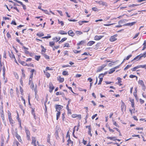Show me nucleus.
Returning <instances> with one entry per match:
<instances>
[{
    "instance_id": "1",
    "label": "nucleus",
    "mask_w": 146,
    "mask_h": 146,
    "mask_svg": "<svg viewBox=\"0 0 146 146\" xmlns=\"http://www.w3.org/2000/svg\"><path fill=\"white\" fill-rule=\"evenodd\" d=\"M63 107L62 106L59 105H56L55 109L56 110V111L57 112L56 113V119L58 120V119L60 117V115L61 114L60 110L63 108Z\"/></svg>"
},
{
    "instance_id": "2",
    "label": "nucleus",
    "mask_w": 146,
    "mask_h": 146,
    "mask_svg": "<svg viewBox=\"0 0 146 146\" xmlns=\"http://www.w3.org/2000/svg\"><path fill=\"white\" fill-rule=\"evenodd\" d=\"M25 132L26 135L27 139L29 141L31 140L30 133L29 131L27 128H25Z\"/></svg>"
},
{
    "instance_id": "3",
    "label": "nucleus",
    "mask_w": 146,
    "mask_h": 146,
    "mask_svg": "<svg viewBox=\"0 0 146 146\" xmlns=\"http://www.w3.org/2000/svg\"><path fill=\"white\" fill-rule=\"evenodd\" d=\"M102 47V44L100 42L98 43L94 46V48L95 50H97L98 49H101Z\"/></svg>"
},
{
    "instance_id": "4",
    "label": "nucleus",
    "mask_w": 146,
    "mask_h": 146,
    "mask_svg": "<svg viewBox=\"0 0 146 146\" xmlns=\"http://www.w3.org/2000/svg\"><path fill=\"white\" fill-rule=\"evenodd\" d=\"M117 36V34H116L111 36L110 38V41L111 42L115 41L117 40L116 37Z\"/></svg>"
},
{
    "instance_id": "5",
    "label": "nucleus",
    "mask_w": 146,
    "mask_h": 146,
    "mask_svg": "<svg viewBox=\"0 0 146 146\" xmlns=\"http://www.w3.org/2000/svg\"><path fill=\"white\" fill-rule=\"evenodd\" d=\"M71 116L73 118L77 117V119L79 120L81 119H82V116L80 114L77 115L76 114H73Z\"/></svg>"
},
{
    "instance_id": "6",
    "label": "nucleus",
    "mask_w": 146,
    "mask_h": 146,
    "mask_svg": "<svg viewBox=\"0 0 146 146\" xmlns=\"http://www.w3.org/2000/svg\"><path fill=\"white\" fill-rule=\"evenodd\" d=\"M49 91L50 93L52 92L53 90L54 89V87L53 85L52 84L51 82H50L49 84Z\"/></svg>"
},
{
    "instance_id": "7",
    "label": "nucleus",
    "mask_w": 146,
    "mask_h": 146,
    "mask_svg": "<svg viewBox=\"0 0 146 146\" xmlns=\"http://www.w3.org/2000/svg\"><path fill=\"white\" fill-rule=\"evenodd\" d=\"M0 110H1V111L0 112L1 117L2 118V120H4L5 119V117L3 106H1L0 108Z\"/></svg>"
},
{
    "instance_id": "8",
    "label": "nucleus",
    "mask_w": 146,
    "mask_h": 146,
    "mask_svg": "<svg viewBox=\"0 0 146 146\" xmlns=\"http://www.w3.org/2000/svg\"><path fill=\"white\" fill-rule=\"evenodd\" d=\"M129 101H130L131 103V106L132 108L134 109V110H135L134 100L131 98H129Z\"/></svg>"
},
{
    "instance_id": "9",
    "label": "nucleus",
    "mask_w": 146,
    "mask_h": 146,
    "mask_svg": "<svg viewBox=\"0 0 146 146\" xmlns=\"http://www.w3.org/2000/svg\"><path fill=\"white\" fill-rule=\"evenodd\" d=\"M86 128H88V135H90L91 137L92 136V134L91 133V127L90 125L89 126H86Z\"/></svg>"
},
{
    "instance_id": "10",
    "label": "nucleus",
    "mask_w": 146,
    "mask_h": 146,
    "mask_svg": "<svg viewBox=\"0 0 146 146\" xmlns=\"http://www.w3.org/2000/svg\"><path fill=\"white\" fill-rule=\"evenodd\" d=\"M9 56L11 59H14L15 62L16 63H17V62L15 59V56L12 52H11V53H9Z\"/></svg>"
},
{
    "instance_id": "11",
    "label": "nucleus",
    "mask_w": 146,
    "mask_h": 146,
    "mask_svg": "<svg viewBox=\"0 0 146 146\" xmlns=\"http://www.w3.org/2000/svg\"><path fill=\"white\" fill-rule=\"evenodd\" d=\"M8 7L10 9H11L13 8V5H15V3L11 1H9L8 3Z\"/></svg>"
},
{
    "instance_id": "12",
    "label": "nucleus",
    "mask_w": 146,
    "mask_h": 146,
    "mask_svg": "<svg viewBox=\"0 0 146 146\" xmlns=\"http://www.w3.org/2000/svg\"><path fill=\"white\" fill-rule=\"evenodd\" d=\"M32 139V141L31 144L33 145L34 146H37L36 144V138L34 137H31Z\"/></svg>"
},
{
    "instance_id": "13",
    "label": "nucleus",
    "mask_w": 146,
    "mask_h": 146,
    "mask_svg": "<svg viewBox=\"0 0 146 146\" xmlns=\"http://www.w3.org/2000/svg\"><path fill=\"white\" fill-rule=\"evenodd\" d=\"M106 65L103 64L101 66L99 67L97 70V72H100L103 70L104 68L106 66Z\"/></svg>"
},
{
    "instance_id": "14",
    "label": "nucleus",
    "mask_w": 146,
    "mask_h": 146,
    "mask_svg": "<svg viewBox=\"0 0 146 146\" xmlns=\"http://www.w3.org/2000/svg\"><path fill=\"white\" fill-rule=\"evenodd\" d=\"M57 80L59 83H62L64 81V78L61 77V76H59L57 78Z\"/></svg>"
},
{
    "instance_id": "15",
    "label": "nucleus",
    "mask_w": 146,
    "mask_h": 146,
    "mask_svg": "<svg viewBox=\"0 0 146 146\" xmlns=\"http://www.w3.org/2000/svg\"><path fill=\"white\" fill-rule=\"evenodd\" d=\"M121 109L122 111H123L124 110H125L126 106L125 105L124 102L122 101H121Z\"/></svg>"
},
{
    "instance_id": "16",
    "label": "nucleus",
    "mask_w": 146,
    "mask_h": 146,
    "mask_svg": "<svg viewBox=\"0 0 146 146\" xmlns=\"http://www.w3.org/2000/svg\"><path fill=\"white\" fill-rule=\"evenodd\" d=\"M117 79L118 80V82L117 83H116V84L119 85V86H122V84L121 83L122 82L121 78L120 77H117Z\"/></svg>"
},
{
    "instance_id": "17",
    "label": "nucleus",
    "mask_w": 146,
    "mask_h": 146,
    "mask_svg": "<svg viewBox=\"0 0 146 146\" xmlns=\"http://www.w3.org/2000/svg\"><path fill=\"white\" fill-rule=\"evenodd\" d=\"M67 144L68 145H69V144L71 145V146H73L74 145V142L72 141L70 138H68L67 141Z\"/></svg>"
},
{
    "instance_id": "18",
    "label": "nucleus",
    "mask_w": 146,
    "mask_h": 146,
    "mask_svg": "<svg viewBox=\"0 0 146 146\" xmlns=\"http://www.w3.org/2000/svg\"><path fill=\"white\" fill-rule=\"evenodd\" d=\"M138 84L144 88H145V86L144 84V83L143 80H139L138 82Z\"/></svg>"
},
{
    "instance_id": "19",
    "label": "nucleus",
    "mask_w": 146,
    "mask_h": 146,
    "mask_svg": "<svg viewBox=\"0 0 146 146\" xmlns=\"http://www.w3.org/2000/svg\"><path fill=\"white\" fill-rule=\"evenodd\" d=\"M104 36H98L96 35L94 37V39L96 40H98L101 39Z\"/></svg>"
},
{
    "instance_id": "20",
    "label": "nucleus",
    "mask_w": 146,
    "mask_h": 146,
    "mask_svg": "<svg viewBox=\"0 0 146 146\" xmlns=\"http://www.w3.org/2000/svg\"><path fill=\"white\" fill-rule=\"evenodd\" d=\"M22 48H23L24 50V51H25V53L26 54H30V52L28 51V50L29 49L28 48H26L25 46H23L22 47Z\"/></svg>"
},
{
    "instance_id": "21",
    "label": "nucleus",
    "mask_w": 146,
    "mask_h": 146,
    "mask_svg": "<svg viewBox=\"0 0 146 146\" xmlns=\"http://www.w3.org/2000/svg\"><path fill=\"white\" fill-rule=\"evenodd\" d=\"M21 70L22 76L21 77L22 78H23V79H24L26 77V75L25 73V71L23 69H21Z\"/></svg>"
},
{
    "instance_id": "22",
    "label": "nucleus",
    "mask_w": 146,
    "mask_h": 146,
    "mask_svg": "<svg viewBox=\"0 0 146 146\" xmlns=\"http://www.w3.org/2000/svg\"><path fill=\"white\" fill-rule=\"evenodd\" d=\"M68 34L69 35L72 37L74 36L75 35V33L72 30H70L68 32Z\"/></svg>"
},
{
    "instance_id": "23",
    "label": "nucleus",
    "mask_w": 146,
    "mask_h": 146,
    "mask_svg": "<svg viewBox=\"0 0 146 146\" xmlns=\"http://www.w3.org/2000/svg\"><path fill=\"white\" fill-rule=\"evenodd\" d=\"M15 136L19 142H20L21 143H23L22 140L20 135H19L17 133L16 135Z\"/></svg>"
},
{
    "instance_id": "24",
    "label": "nucleus",
    "mask_w": 146,
    "mask_h": 146,
    "mask_svg": "<svg viewBox=\"0 0 146 146\" xmlns=\"http://www.w3.org/2000/svg\"><path fill=\"white\" fill-rule=\"evenodd\" d=\"M86 41L85 40H82L80 42H79L77 43V45L78 46H80L82 45H84Z\"/></svg>"
},
{
    "instance_id": "25",
    "label": "nucleus",
    "mask_w": 146,
    "mask_h": 146,
    "mask_svg": "<svg viewBox=\"0 0 146 146\" xmlns=\"http://www.w3.org/2000/svg\"><path fill=\"white\" fill-rule=\"evenodd\" d=\"M98 3L100 5H102L103 6H107V3L106 2H104L102 1H99Z\"/></svg>"
},
{
    "instance_id": "26",
    "label": "nucleus",
    "mask_w": 146,
    "mask_h": 146,
    "mask_svg": "<svg viewBox=\"0 0 146 146\" xmlns=\"http://www.w3.org/2000/svg\"><path fill=\"white\" fill-rule=\"evenodd\" d=\"M140 68L139 65H138L137 66H136L135 67L131 69V70L132 71H138V70H137V69L139 68Z\"/></svg>"
},
{
    "instance_id": "27",
    "label": "nucleus",
    "mask_w": 146,
    "mask_h": 146,
    "mask_svg": "<svg viewBox=\"0 0 146 146\" xmlns=\"http://www.w3.org/2000/svg\"><path fill=\"white\" fill-rule=\"evenodd\" d=\"M43 72L47 78H49L50 76V74L49 73L46 71H43Z\"/></svg>"
},
{
    "instance_id": "28",
    "label": "nucleus",
    "mask_w": 146,
    "mask_h": 146,
    "mask_svg": "<svg viewBox=\"0 0 146 146\" xmlns=\"http://www.w3.org/2000/svg\"><path fill=\"white\" fill-rule=\"evenodd\" d=\"M136 23V22H133L132 23H127L126 24H124L123 26H133Z\"/></svg>"
},
{
    "instance_id": "29",
    "label": "nucleus",
    "mask_w": 146,
    "mask_h": 146,
    "mask_svg": "<svg viewBox=\"0 0 146 146\" xmlns=\"http://www.w3.org/2000/svg\"><path fill=\"white\" fill-rule=\"evenodd\" d=\"M103 74H101L99 75V77L100 78V80L99 81L98 83V85H100L101 84L103 80V78H101L100 76L101 75H103Z\"/></svg>"
},
{
    "instance_id": "30",
    "label": "nucleus",
    "mask_w": 146,
    "mask_h": 146,
    "mask_svg": "<svg viewBox=\"0 0 146 146\" xmlns=\"http://www.w3.org/2000/svg\"><path fill=\"white\" fill-rule=\"evenodd\" d=\"M95 43V42L93 41H90L88 42L87 44L88 46H91Z\"/></svg>"
},
{
    "instance_id": "31",
    "label": "nucleus",
    "mask_w": 146,
    "mask_h": 146,
    "mask_svg": "<svg viewBox=\"0 0 146 146\" xmlns=\"http://www.w3.org/2000/svg\"><path fill=\"white\" fill-rule=\"evenodd\" d=\"M58 34H60L62 35H66L67 34V33L66 32H65V31L63 30H60L58 32Z\"/></svg>"
},
{
    "instance_id": "32",
    "label": "nucleus",
    "mask_w": 146,
    "mask_h": 146,
    "mask_svg": "<svg viewBox=\"0 0 146 146\" xmlns=\"http://www.w3.org/2000/svg\"><path fill=\"white\" fill-rule=\"evenodd\" d=\"M107 138L108 139L113 141H115L116 140V137L114 136L112 137H107Z\"/></svg>"
},
{
    "instance_id": "33",
    "label": "nucleus",
    "mask_w": 146,
    "mask_h": 146,
    "mask_svg": "<svg viewBox=\"0 0 146 146\" xmlns=\"http://www.w3.org/2000/svg\"><path fill=\"white\" fill-rule=\"evenodd\" d=\"M115 70L114 68H113L111 69H110L109 71H108V73L109 74H110L112 73L113 72H115Z\"/></svg>"
},
{
    "instance_id": "34",
    "label": "nucleus",
    "mask_w": 146,
    "mask_h": 146,
    "mask_svg": "<svg viewBox=\"0 0 146 146\" xmlns=\"http://www.w3.org/2000/svg\"><path fill=\"white\" fill-rule=\"evenodd\" d=\"M140 58L141 59L142 57L145 58L146 57V52H144L143 54H139Z\"/></svg>"
},
{
    "instance_id": "35",
    "label": "nucleus",
    "mask_w": 146,
    "mask_h": 146,
    "mask_svg": "<svg viewBox=\"0 0 146 146\" xmlns=\"http://www.w3.org/2000/svg\"><path fill=\"white\" fill-rule=\"evenodd\" d=\"M88 21H80L78 22L79 24L80 25H82L83 23H88Z\"/></svg>"
},
{
    "instance_id": "36",
    "label": "nucleus",
    "mask_w": 146,
    "mask_h": 146,
    "mask_svg": "<svg viewBox=\"0 0 146 146\" xmlns=\"http://www.w3.org/2000/svg\"><path fill=\"white\" fill-rule=\"evenodd\" d=\"M36 35L38 36L39 37H41L43 36L44 35V34L43 33L41 32H40L37 33Z\"/></svg>"
},
{
    "instance_id": "37",
    "label": "nucleus",
    "mask_w": 146,
    "mask_h": 146,
    "mask_svg": "<svg viewBox=\"0 0 146 146\" xmlns=\"http://www.w3.org/2000/svg\"><path fill=\"white\" fill-rule=\"evenodd\" d=\"M33 76L32 75H30L29 78V84H30V83L33 82Z\"/></svg>"
},
{
    "instance_id": "38",
    "label": "nucleus",
    "mask_w": 146,
    "mask_h": 146,
    "mask_svg": "<svg viewBox=\"0 0 146 146\" xmlns=\"http://www.w3.org/2000/svg\"><path fill=\"white\" fill-rule=\"evenodd\" d=\"M140 56L139 55L137 56H136L134 59L132 60V61H133L135 60H136L137 61H138L141 59V58H140Z\"/></svg>"
},
{
    "instance_id": "39",
    "label": "nucleus",
    "mask_w": 146,
    "mask_h": 146,
    "mask_svg": "<svg viewBox=\"0 0 146 146\" xmlns=\"http://www.w3.org/2000/svg\"><path fill=\"white\" fill-rule=\"evenodd\" d=\"M17 119V120H18V122H19V125L20 129L21 130H22V126H21V119Z\"/></svg>"
},
{
    "instance_id": "40",
    "label": "nucleus",
    "mask_w": 146,
    "mask_h": 146,
    "mask_svg": "<svg viewBox=\"0 0 146 146\" xmlns=\"http://www.w3.org/2000/svg\"><path fill=\"white\" fill-rule=\"evenodd\" d=\"M10 93L11 97H13L14 96V92L13 89L11 88L10 89Z\"/></svg>"
},
{
    "instance_id": "41",
    "label": "nucleus",
    "mask_w": 146,
    "mask_h": 146,
    "mask_svg": "<svg viewBox=\"0 0 146 146\" xmlns=\"http://www.w3.org/2000/svg\"><path fill=\"white\" fill-rule=\"evenodd\" d=\"M55 45V42L53 41H50L49 42V45L52 47H53V46Z\"/></svg>"
},
{
    "instance_id": "42",
    "label": "nucleus",
    "mask_w": 146,
    "mask_h": 146,
    "mask_svg": "<svg viewBox=\"0 0 146 146\" xmlns=\"http://www.w3.org/2000/svg\"><path fill=\"white\" fill-rule=\"evenodd\" d=\"M50 134H48L47 137V142L49 143H50Z\"/></svg>"
},
{
    "instance_id": "43",
    "label": "nucleus",
    "mask_w": 146,
    "mask_h": 146,
    "mask_svg": "<svg viewBox=\"0 0 146 146\" xmlns=\"http://www.w3.org/2000/svg\"><path fill=\"white\" fill-rule=\"evenodd\" d=\"M143 49H142V50H143L145 49L146 48V40H145L144 41V43L143 44Z\"/></svg>"
},
{
    "instance_id": "44",
    "label": "nucleus",
    "mask_w": 146,
    "mask_h": 146,
    "mask_svg": "<svg viewBox=\"0 0 146 146\" xmlns=\"http://www.w3.org/2000/svg\"><path fill=\"white\" fill-rule=\"evenodd\" d=\"M56 96H58V95H64V93L62 92H57L56 93Z\"/></svg>"
},
{
    "instance_id": "45",
    "label": "nucleus",
    "mask_w": 146,
    "mask_h": 146,
    "mask_svg": "<svg viewBox=\"0 0 146 146\" xmlns=\"http://www.w3.org/2000/svg\"><path fill=\"white\" fill-rule=\"evenodd\" d=\"M62 74L64 76H66L68 75V72L67 71L64 70L62 72Z\"/></svg>"
},
{
    "instance_id": "46",
    "label": "nucleus",
    "mask_w": 146,
    "mask_h": 146,
    "mask_svg": "<svg viewBox=\"0 0 146 146\" xmlns=\"http://www.w3.org/2000/svg\"><path fill=\"white\" fill-rule=\"evenodd\" d=\"M29 85H30L31 88L33 90V89L34 88L35 86L34 84L33 83V82H32L30 83V84H29Z\"/></svg>"
},
{
    "instance_id": "47",
    "label": "nucleus",
    "mask_w": 146,
    "mask_h": 146,
    "mask_svg": "<svg viewBox=\"0 0 146 146\" xmlns=\"http://www.w3.org/2000/svg\"><path fill=\"white\" fill-rule=\"evenodd\" d=\"M13 144L14 145V146L16 145L17 146H19L20 145L19 143L17 140L14 142Z\"/></svg>"
},
{
    "instance_id": "48",
    "label": "nucleus",
    "mask_w": 146,
    "mask_h": 146,
    "mask_svg": "<svg viewBox=\"0 0 146 146\" xmlns=\"http://www.w3.org/2000/svg\"><path fill=\"white\" fill-rule=\"evenodd\" d=\"M58 24H60L61 26H62L64 25V23L62 21H60L59 19H58Z\"/></svg>"
},
{
    "instance_id": "49",
    "label": "nucleus",
    "mask_w": 146,
    "mask_h": 146,
    "mask_svg": "<svg viewBox=\"0 0 146 146\" xmlns=\"http://www.w3.org/2000/svg\"><path fill=\"white\" fill-rule=\"evenodd\" d=\"M67 38H66V37H64V38H62V39L59 42V44L60 43H61L64 41H65L66 40H67Z\"/></svg>"
},
{
    "instance_id": "50",
    "label": "nucleus",
    "mask_w": 146,
    "mask_h": 146,
    "mask_svg": "<svg viewBox=\"0 0 146 146\" xmlns=\"http://www.w3.org/2000/svg\"><path fill=\"white\" fill-rule=\"evenodd\" d=\"M35 92V94L36 95L37 94L38 92V91H37V85H36L35 86V88H34L33 89V90Z\"/></svg>"
},
{
    "instance_id": "51",
    "label": "nucleus",
    "mask_w": 146,
    "mask_h": 146,
    "mask_svg": "<svg viewBox=\"0 0 146 146\" xmlns=\"http://www.w3.org/2000/svg\"><path fill=\"white\" fill-rule=\"evenodd\" d=\"M75 33L76 35H81L83 34L82 32L79 31H76L75 32Z\"/></svg>"
},
{
    "instance_id": "52",
    "label": "nucleus",
    "mask_w": 146,
    "mask_h": 146,
    "mask_svg": "<svg viewBox=\"0 0 146 146\" xmlns=\"http://www.w3.org/2000/svg\"><path fill=\"white\" fill-rule=\"evenodd\" d=\"M40 58V56L36 55L35 56V59L37 61H38Z\"/></svg>"
},
{
    "instance_id": "53",
    "label": "nucleus",
    "mask_w": 146,
    "mask_h": 146,
    "mask_svg": "<svg viewBox=\"0 0 146 146\" xmlns=\"http://www.w3.org/2000/svg\"><path fill=\"white\" fill-rule=\"evenodd\" d=\"M20 91L21 94L22 95H24L23 90L21 86H20Z\"/></svg>"
},
{
    "instance_id": "54",
    "label": "nucleus",
    "mask_w": 146,
    "mask_h": 146,
    "mask_svg": "<svg viewBox=\"0 0 146 146\" xmlns=\"http://www.w3.org/2000/svg\"><path fill=\"white\" fill-rule=\"evenodd\" d=\"M48 70H52L53 69L51 68H50L49 67L47 66L46 67L45 70H44V71H46L47 72V71Z\"/></svg>"
},
{
    "instance_id": "55",
    "label": "nucleus",
    "mask_w": 146,
    "mask_h": 146,
    "mask_svg": "<svg viewBox=\"0 0 146 146\" xmlns=\"http://www.w3.org/2000/svg\"><path fill=\"white\" fill-rule=\"evenodd\" d=\"M131 66V65H127L126 67L124 68V70H126L129 68H130Z\"/></svg>"
},
{
    "instance_id": "56",
    "label": "nucleus",
    "mask_w": 146,
    "mask_h": 146,
    "mask_svg": "<svg viewBox=\"0 0 146 146\" xmlns=\"http://www.w3.org/2000/svg\"><path fill=\"white\" fill-rule=\"evenodd\" d=\"M20 63L24 66H27L28 65V64L24 61H21Z\"/></svg>"
},
{
    "instance_id": "57",
    "label": "nucleus",
    "mask_w": 146,
    "mask_h": 146,
    "mask_svg": "<svg viewBox=\"0 0 146 146\" xmlns=\"http://www.w3.org/2000/svg\"><path fill=\"white\" fill-rule=\"evenodd\" d=\"M70 47L69 44L68 43H65L64 44V46H63V47Z\"/></svg>"
},
{
    "instance_id": "58",
    "label": "nucleus",
    "mask_w": 146,
    "mask_h": 146,
    "mask_svg": "<svg viewBox=\"0 0 146 146\" xmlns=\"http://www.w3.org/2000/svg\"><path fill=\"white\" fill-rule=\"evenodd\" d=\"M139 66L140 68H144L146 71V64L142 65H139Z\"/></svg>"
},
{
    "instance_id": "59",
    "label": "nucleus",
    "mask_w": 146,
    "mask_h": 146,
    "mask_svg": "<svg viewBox=\"0 0 146 146\" xmlns=\"http://www.w3.org/2000/svg\"><path fill=\"white\" fill-rule=\"evenodd\" d=\"M23 78H22L21 77V78L20 79V82L22 86H23Z\"/></svg>"
},
{
    "instance_id": "60",
    "label": "nucleus",
    "mask_w": 146,
    "mask_h": 146,
    "mask_svg": "<svg viewBox=\"0 0 146 146\" xmlns=\"http://www.w3.org/2000/svg\"><path fill=\"white\" fill-rule=\"evenodd\" d=\"M55 135H56V137L57 139H58L59 138L58 133L57 131H56L55 132Z\"/></svg>"
},
{
    "instance_id": "61",
    "label": "nucleus",
    "mask_w": 146,
    "mask_h": 146,
    "mask_svg": "<svg viewBox=\"0 0 146 146\" xmlns=\"http://www.w3.org/2000/svg\"><path fill=\"white\" fill-rule=\"evenodd\" d=\"M60 37H59V38H58L57 37H55L54 38H53V40H56V42H58L59 40H60Z\"/></svg>"
},
{
    "instance_id": "62",
    "label": "nucleus",
    "mask_w": 146,
    "mask_h": 146,
    "mask_svg": "<svg viewBox=\"0 0 146 146\" xmlns=\"http://www.w3.org/2000/svg\"><path fill=\"white\" fill-rule=\"evenodd\" d=\"M92 9L93 11H98V9L96 7H93L92 8Z\"/></svg>"
},
{
    "instance_id": "63",
    "label": "nucleus",
    "mask_w": 146,
    "mask_h": 146,
    "mask_svg": "<svg viewBox=\"0 0 146 146\" xmlns=\"http://www.w3.org/2000/svg\"><path fill=\"white\" fill-rule=\"evenodd\" d=\"M14 75L15 77L17 79H18L19 78V76L17 73L15 72L14 73Z\"/></svg>"
},
{
    "instance_id": "64",
    "label": "nucleus",
    "mask_w": 146,
    "mask_h": 146,
    "mask_svg": "<svg viewBox=\"0 0 146 146\" xmlns=\"http://www.w3.org/2000/svg\"><path fill=\"white\" fill-rule=\"evenodd\" d=\"M43 56L46 59H49V56L48 55L46 54H44Z\"/></svg>"
}]
</instances>
